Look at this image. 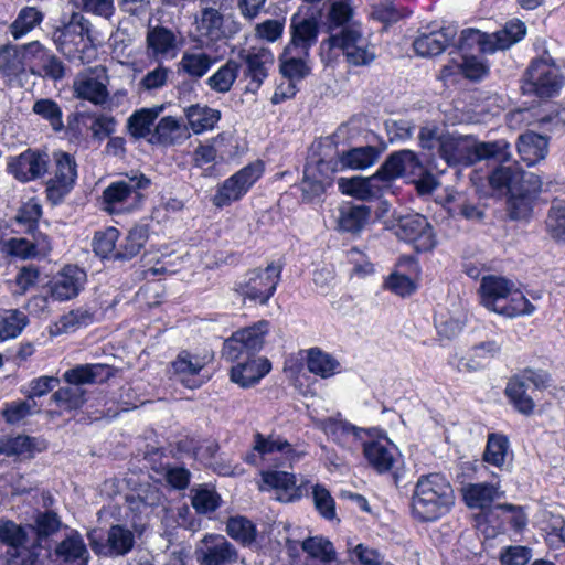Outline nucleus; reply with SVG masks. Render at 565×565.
I'll use <instances>...</instances> for the list:
<instances>
[{"label":"nucleus","mask_w":565,"mask_h":565,"mask_svg":"<svg viewBox=\"0 0 565 565\" xmlns=\"http://www.w3.org/2000/svg\"><path fill=\"white\" fill-rule=\"evenodd\" d=\"M397 179L414 184L418 195L431 194L439 185L437 177L425 166L419 154L411 149L391 152L370 177L339 178V191L360 201H371L383 195Z\"/></svg>","instance_id":"obj_1"},{"label":"nucleus","mask_w":565,"mask_h":565,"mask_svg":"<svg viewBox=\"0 0 565 565\" xmlns=\"http://www.w3.org/2000/svg\"><path fill=\"white\" fill-rule=\"evenodd\" d=\"M456 504L455 489L443 472H427L417 477L409 510L419 523H434L451 512Z\"/></svg>","instance_id":"obj_2"},{"label":"nucleus","mask_w":565,"mask_h":565,"mask_svg":"<svg viewBox=\"0 0 565 565\" xmlns=\"http://www.w3.org/2000/svg\"><path fill=\"white\" fill-rule=\"evenodd\" d=\"M57 50L71 63L89 64L97 49L90 36V23L82 14L73 13L70 22L55 33Z\"/></svg>","instance_id":"obj_3"},{"label":"nucleus","mask_w":565,"mask_h":565,"mask_svg":"<svg viewBox=\"0 0 565 565\" xmlns=\"http://www.w3.org/2000/svg\"><path fill=\"white\" fill-rule=\"evenodd\" d=\"M565 84V77L557 66L555 58L547 50L532 58L523 75L525 93L547 100L557 97Z\"/></svg>","instance_id":"obj_4"},{"label":"nucleus","mask_w":565,"mask_h":565,"mask_svg":"<svg viewBox=\"0 0 565 565\" xmlns=\"http://www.w3.org/2000/svg\"><path fill=\"white\" fill-rule=\"evenodd\" d=\"M151 186V180L138 172L127 180H117L107 185L98 199L99 209L109 215H119L140 206L146 195L143 191Z\"/></svg>","instance_id":"obj_5"},{"label":"nucleus","mask_w":565,"mask_h":565,"mask_svg":"<svg viewBox=\"0 0 565 565\" xmlns=\"http://www.w3.org/2000/svg\"><path fill=\"white\" fill-rule=\"evenodd\" d=\"M323 26L330 36L329 49L347 50L361 39V32L351 25L354 15L353 0H327Z\"/></svg>","instance_id":"obj_6"},{"label":"nucleus","mask_w":565,"mask_h":565,"mask_svg":"<svg viewBox=\"0 0 565 565\" xmlns=\"http://www.w3.org/2000/svg\"><path fill=\"white\" fill-rule=\"evenodd\" d=\"M264 173L263 160L257 159L247 163L216 185L215 193L211 198L212 204L222 210L242 201Z\"/></svg>","instance_id":"obj_7"},{"label":"nucleus","mask_w":565,"mask_h":565,"mask_svg":"<svg viewBox=\"0 0 565 565\" xmlns=\"http://www.w3.org/2000/svg\"><path fill=\"white\" fill-rule=\"evenodd\" d=\"M281 270V266L274 263L265 268L249 269L242 280L235 282L233 290L244 302L266 306L277 290Z\"/></svg>","instance_id":"obj_8"},{"label":"nucleus","mask_w":565,"mask_h":565,"mask_svg":"<svg viewBox=\"0 0 565 565\" xmlns=\"http://www.w3.org/2000/svg\"><path fill=\"white\" fill-rule=\"evenodd\" d=\"M163 494L149 482L125 494V518L138 536L148 529L154 510L161 504Z\"/></svg>","instance_id":"obj_9"},{"label":"nucleus","mask_w":565,"mask_h":565,"mask_svg":"<svg viewBox=\"0 0 565 565\" xmlns=\"http://www.w3.org/2000/svg\"><path fill=\"white\" fill-rule=\"evenodd\" d=\"M269 331L270 322L265 319L234 331L223 343V359L230 362L259 356Z\"/></svg>","instance_id":"obj_10"},{"label":"nucleus","mask_w":565,"mask_h":565,"mask_svg":"<svg viewBox=\"0 0 565 565\" xmlns=\"http://www.w3.org/2000/svg\"><path fill=\"white\" fill-rule=\"evenodd\" d=\"M395 228L396 236L411 244L417 254L433 252L437 246L434 227L422 214L401 216Z\"/></svg>","instance_id":"obj_11"},{"label":"nucleus","mask_w":565,"mask_h":565,"mask_svg":"<svg viewBox=\"0 0 565 565\" xmlns=\"http://www.w3.org/2000/svg\"><path fill=\"white\" fill-rule=\"evenodd\" d=\"M55 169L46 182L45 195L52 205H60L72 191L77 179L75 158L64 151L54 152Z\"/></svg>","instance_id":"obj_12"},{"label":"nucleus","mask_w":565,"mask_h":565,"mask_svg":"<svg viewBox=\"0 0 565 565\" xmlns=\"http://www.w3.org/2000/svg\"><path fill=\"white\" fill-rule=\"evenodd\" d=\"M542 191L540 177L530 173L518 186L507 194V210L513 221L529 220L533 214L534 204Z\"/></svg>","instance_id":"obj_13"},{"label":"nucleus","mask_w":565,"mask_h":565,"mask_svg":"<svg viewBox=\"0 0 565 565\" xmlns=\"http://www.w3.org/2000/svg\"><path fill=\"white\" fill-rule=\"evenodd\" d=\"M362 454L367 466L377 475L390 473L395 482L399 480L397 463L401 457L398 448L388 439L366 440L362 444Z\"/></svg>","instance_id":"obj_14"},{"label":"nucleus","mask_w":565,"mask_h":565,"mask_svg":"<svg viewBox=\"0 0 565 565\" xmlns=\"http://www.w3.org/2000/svg\"><path fill=\"white\" fill-rule=\"evenodd\" d=\"M238 62H243L245 65L244 78L248 81L245 93L257 94L269 76V68L275 63L274 54L266 47L252 51L243 49L238 52Z\"/></svg>","instance_id":"obj_15"},{"label":"nucleus","mask_w":565,"mask_h":565,"mask_svg":"<svg viewBox=\"0 0 565 565\" xmlns=\"http://www.w3.org/2000/svg\"><path fill=\"white\" fill-rule=\"evenodd\" d=\"M24 50L29 54V73L53 81L65 76L63 62L39 41L24 44Z\"/></svg>","instance_id":"obj_16"},{"label":"nucleus","mask_w":565,"mask_h":565,"mask_svg":"<svg viewBox=\"0 0 565 565\" xmlns=\"http://www.w3.org/2000/svg\"><path fill=\"white\" fill-rule=\"evenodd\" d=\"M195 554L200 565H233L238 559L234 545L218 534L205 535Z\"/></svg>","instance_id":"obj_17"},{"label":"nucleus","mask_w":565,"mask_h":565,"mask_svg":"<svg viewBox=\"0 0 565 565\" xmlns=\"http://www.w3.org/2000/svg\"><path fill=\"white\" fill-rule=\"evenodd\" d=\"M49 167V156L31 148L17 157H12L8 163V171L20 182H30L42 178Z\"/></svg>","instance_id":"obj_18"},{"label":"nucleus","mask_w":565,"mask_h":565,"mask_svg":"<svg viewBox=\"0 0 565 565\" xmlns=\"http://www.w3.org/2000/svg\"><path fill=\"white\" fill-rule=\"evenodd\" d=\"M230 362L233 364L228 372L230 380L241 388L254 387L273 367L269 359L260 355Z\"/></svg>","instance_id":"obj_19"},{"label":"nucleus","mask_w":565,"mask_h":565,"mask_svg":"<svg viewBox=\"0 0 565 565\" xmlns=\"http://www.w3.org/2000/svg\"><path fill=\"white\" fill-rule=\"evenodd\" d=\"M372 220V207L351 201L343 202L338 207L335 230L341 234L360 237Z\"/></svg>","instance_id":"obj_20"},{"label":"nucleus","mask_w":565,"mask_h":565,"mask_svg":"<svg viewBox=\"0 0 565 565\" xmlns=\"http://www.w3.org/2000/svg\"><path fill=\"white\" fill-rule=\"evenodd\" d=\"M290 40L285 47L310 55V50L316 45L319 36V21L315 15L302 17L294 13L289 24Z\"/></svg>","instance_id":"obj_21"},{"label":"nucleus","mask_w":565,"mask_h":565,"mask_svg":"<svg viewBox=\"0 0 565 565\" xmlns=\"http://www.w3.org/2000/svg\"><path fill=\"white\" fill-rule=\"evenodd\" d=\"M135 531L122 524H113L107 531L105 543L95 542L92 535H88L90 546L96 554L107 556H126L136 544Z\"/></svg>","instance_id":"obj_22"},{"label":"nucleus","mask_w":565,"mask_h":565,"mask_svg":"<svg viewBox=\"0 0 565 565\" xmlns=\"http://www.w3.org/2000/svg\"><path fill=\"white\" fill-rule=\"evenodd\" d=\"M488 524L491 526V536L503 534L509 530L520 533L527 525V516L521 505L500 503L495 504L494 510L488 514Z\"/></svg>","instance_id":"obj_23"},{"label":"nucleus","mask_w":565,"mask_h":565,"mask_svg":"<svg viewBox=\"0 0 565 565\" xmlns=\"http://www.w3.org/2000/svg\"><path fill=\"white\" fill-rule=\"evenodd\" d=\"M87 280L86 271L77 265H65L52 279L51 296L60 301L75 298Z\"/></svg>","instance_id":"obj_24"},{"label":"nucleus","mask_w":565,"mask_h":565,"mask_svg":"<svg viewBox=\"0 0 565 565\" xmlns=\"http://www.w3.org/2000/svg\"><path fill=\"white\" fill-rule=\"evenodd\" d=\"M29 72V54L24 45L4 44L0 46V75L10 85L21 84Z\"/></svg>","instance_id":"obj_25"},{"label":"nucleus","mask_w":565,"mask_h":565,"mask_svg":"<svg viewBox=\"0 0 565 565\" xmlns=\"http://www.w3.org/2000/svg\"><path fill=\"white\" fill-rule=\"evenodd\" d=\"M462 501L469 509L483 512L488 522V514L494 510V502L503 495L499 483L477 482L468 483L461 491Z\"/></svg>","instance_id":"obj_26"},{"label":"nucleus","mask_w":565,"mask_h":565,"mask_svg":"<svg viewBox=\"0 0 565 565\" xmlns=\"http://www.w3.org/2000/svg\"><path fill=\"white\" fill-rule=\"evenodd\" d=\"M32 241L24 237H11L3 243V252L13 258L22 260L47 256L52 250L51 239L47 234L31 236Z\"/></svg>","instance_id":"obj_27"},{"label":"nucleus","mask_w":565,"mask_h":565,"mask_svg":"<svg viewBox=\"0 0 565 565\" xmlns=\"http://www.w3.org/2000/svg\"><path fill=\"white\" fill-rule=\"evenodd\" d=\"M513 287L514 282L503 276L486 275L481 278L478 290L480 303L497 313Z\"/></svg>","instance_id":"obj_28"},{"label":"nucleus","mask_w":565,"mask_h":565,"mask_svg":"<svg viewBox=\"0 0 565 565\" xmlns=\"http://www.w3.org/2000/svg\"><path fill=\"white\" fill-rule=\"evenodd\" d=\"M204 366L205 363L188 350L180 351L171 363L173 374L184 387L190 390L199 388L205 383V380L200 376Z\"/></svg>","instance_id":"obj_29"},{"label":"nucleus","mask_w":565,"mask_h":565,"mask_svg":"<svg viewBox=\"0 0 565 565\" xmlns=\"http://www.w3.org/2000/svg\"><path fill=\"white\" fill-rule=\"evenodd\" d=\"M46 449L47 441L39 437L19 434L0 438V455L7 457H21L30 460Z\"/></svg>","instance_id":"obj_30"},{"label":"nucleus","mask_w":565,"mask_h":565,"mask_svg":"<svg viewBox=\"0 0 565 565\" xmlns=\"http://www.w3.org/2000/svg\"><path fill=\"white\" fill-rule=\"evenodd\" d=\"M115 376V369L105 363L77 364L63 374V380L71 385L103 384Z\"/></svg>","instance_id":"obj_31"},{"label":"nucleus","mask_w":565,"mask_h":565,"mask_svg":"<svg viewBox=\"0 0 565 565\" xmlns=\"http://www.w3.org/2000/svg\"><path fill=\"white\" fill-rule=\"evenodd\" d=\"M456 36L452 26H443L439 30L418 35L413 42L416 55L422 57H434L440 55L451 45Z\"/></svg>","instance_id":"obj_32"},{"label":"nucleus","mask_w":565,"mask_h":565,"mask_svg":"<svg viewBox=\"0 0 565 565\" xmlns=\"http://www.w3.org/2000/svg\"><path fill=\"white\" fill-rule=\"evenodd\" d=\"M54 554L58 565H88L89 553L77 530L56 544Z\"/></svg>","instance_id":"obj_33"},{"label":"nucleus","mask_w":565,"mask_h":565,"mask_svg":"<svg viewBox=\"0 0 565 565\" xmlns=\"http://www.w3.org/2000/svg\"><path fill=\"white\" fill-rule=\"evenodd\" d=\"M299 354H306L307 370L319 379L328 380L341 373L339 360L319 347L300 350Z\"/></svg>","instance_id":"obj_34"},{"label":"nucleus","mask_w":565,"mask_h":565,"mask_svg":"<svg viewBox=\"0 0 565 565\" xmlns=\"http://www.w3.org/2000/svg\"><path fill=\"white\" fill-rule=\"evenodd\" d=\"M516 150L521 161L527 167H533L547 156L548 138L539 132L527 130L519 136Z\"/></svg>","instance_id":"obj_35"},{"label":"nucleus","mask_w":565,"mask_h":565,"mask_svg":"<svg viewBox=\"0 0 565 565\" xmlns=\"http://www.w3.org/2000/svg\"><path fill=\"white\" fill-rule=\"evenodd\" d=\"M529 385L514 374L508 379L503 390L504 397L511 407L520 415L530 417L534 414L536 403L529 394Z\"/></svg>","instance_id":"obj_36"},{"label":"nucleus","mask_w":565,"mask_h":565,"mask_svg":"<svg viewBox=\"0 0 565 565\" xmlns=\"http://www.w3.org/2000/svg\"><path fill=\"white\" fill-rule=\"evenodd\" d=\"M437 152L448 166H471V140L467 138L445 132Z\"/></svg>","instance_id":"obj_37"},{"label":"nucleus","mask_w":565,"mask_h":565,"mask_svg":"<svg viewBox=\"0 0 565 565\" xmlns=\"http://www.w3.org/2000/svg\"><path fill=\"white\" fill-rule=\"evenodd\" d=\"M42 214V206L34 200H29L28 202L22 203L18 209L17 214L10 220L11 225L13 226L12 232L30 236L44 234L39 228Z\"/></svg>","instance_id":"obj_38"},{"label":"nucleus","mask_w":565,"mask_h":565,"mask_svg":"<svg viewBox=\"0 0 565 565\" xmlns=\"http://www.w3.org/2000/svg\"><path fill=\"white\" fill-rule=\"evenodd\" d=\"M310 55H303L302 52L285 47L279 55V72L282 77L291 82H300L310 73L311 67L308 64Z\"/></svg>","instance_id":"obj_39"},{"label":"nucleus","mask_w":565,"mask_h":565,"mask_svg":"<svg viewBox=\"0 0 565 565\" xmlns=\"http://www.w3.org/2000/svg\"><path fill=\"white\" fill-rule=\"evenodd\" d=\"M189 128L199 135L214 129L221 120V111L207 105L193 104L184 109Z\"/></svg>","instance_id":"obj_40"},{"label":"nucleus","mask_w":565,"mask_h":565,"mask_svg":"<svg viewBox=\"0 0 565 565\" xmlns=\"http://www.w3.org/2000/svg\"><path fill=\"white\" fill-rule=\"evenodd\" d=\"M526 25L520 19L508 21L502 29L490 34L491 52L504 51L522 41L526 35Z\"/></svg>","instance_id":"obj_41"},{"label":"nucleus","mask_w":565,"mask_h":565,"mask_svg":"<svg viewBox=\"0 0 565 565\" xmlns=\"http://www.w3.org/2000/svg\"><path fill=\"white\" fill-rule=\"evenodd\" d=\"M455 46L462 56L473 55L476 51L481 54H492L490 34L476 28L463 29Z\"/></svg>","instance_id":"obj_42"},{"label":"nucleus","mask_w":565,"mask_h":565,"mask_svg":"<svg viewBox=\"0 0 565 565\" xmlns=\"http://www.w3.org/2000/svg\"><path fill=\"white\" fill-rule=\"evenodd\" d=\"M149 238V230L146 225H136L128 231L118 243V252L115 260H129L137 256L145 247Z\"/></svg>","instance_id":"obj_43"},{"label":"nucleus","mask_w":565,"mask_h":565,"mask_svg":"<svg viewBox=\"0 0 565 565\" xmlns=\"http://www.w3.org/2000/svg\"><path fill=\"white\" fill-rule=\"evenodd\" d=\"M75 96L94 105H104L109 100L107 86L96 77H84L74 83Z\"/></svg>","instance_id":"obj_44"},{"label":"nucleus","mask_w":565,"mask_h":565,"mask_svg":"<svg viewBox=\"0 0 565 565\" xmlns=\"http://www.w3.org/2000/svg\"><path fill=\"white\" fill-rule=\"evenodd\" d=\"M379 156L380 151L374 146L355 147L339 154L343 170H364L373 166Z\"/></svg>","instance_id":"obj_45"},{"label":"nucleus","mask_w":565,"mask_h":565,"mask_svg":"<svg viewBox=\"0 0 565 565\" xmlns=\"http://www.w3.org/2000/svg\"><path fill=\"white\" fill-rule=\"evenodd\" d=\"M161 111V107L141 108L134 111L127 120V130L134 139H143L151 135V128Z\"/></svg>","instance_id":"obj_46"},{"label":"nucleus","mask_w":565,"mask_h":565,"mask_svg":"<svg viewBox=\"0 0 565 565\" xmlns=\"http://www.w3.org/2000/svg\"><path fill=\"white\" fill-rule=\"evenodd\" d=\"M545 232L554 243L565 245V200L552 201L545 218Z\"/></svg>","instance_id":"obj_47"},{"label":"nucleus","mask_w":565,"mask_h":565,"mask_svg":"<svg viewBox=\"0 0 565 565\" xmlns=\"http://www.w3.org/2000/svg\"><path fill=\"white\" fill-rule=\"evenodd\" d=\"M241 68V62L228 58L225 64L207 78L206 84L212 90L226 94L232 89Z\"/></svg>","instance_id":"obj_48"},{"label":"nucleus","mask_w":565,"mask_h":565,"mask_svg":"<svg viewBox=\"0 0 565 565\" xmlns=\"http://www.w3.org/2000/svg\"><path fill=\"white\" fill-rule=\"evenodd\" d=\"M226 533L235 542L248 546L257 539L256 524L244 515L230 516L226 521Z\"/></svg>","instance_id":"obj_49"},{"label":"nucleus","mask_w":565,"mask_h":565,"mask_svg":"<svg viewBox=\"0 0 565 565\" xmlns=\"http://www.w3.org/2000/svg\"><path fill=\"white\" fill-rule=\"evenodd\" d=\"M510 449V440L502 433H489L482 454V460L497 468H502Z\"/></svg>","instance_id":"obj_50"},{"label":"nucleus","mask_w":565,"mask_h":565,"mask_svg":"<svg viewBox=\"0 0 565 565\" xmlns=\"http://www.w3.org/2000/svg\"><path fill=\"white\" fill-rule=\"evenodd\" d=\"M526 178L527 175L522 171L514 170L511 167L499 166L490 172L488 182L493 191L509 194L512 188L518 186L519 182Z\"/></svg>","instance_id":"obj_51"},{"label":"nucleus","mask_w":565,"mask_h":565,"mask_svg":"<svg viewBox=\"0 0 565 565\" xmlns=\"http://www.w3.org/2000/svg\"><path fill=\"white\" fill-rule=\"evenodd\" d=\"M320 428L329 438L339 445L344 444L349 436L360 439L364 431L362 428H359L347 420L337 419L334 417H327L322 419Z\"/></svg>","instance_id":"obj_52"},{"label":"nucleus","mask_w":565,"mask_h":565,"mask_svg":"<svg viewBox=\"0 0 565 565\" xmlns=\"http://www.w3.org/2000/svg\"><path fill=\"white\" fill-rule=\"evenodd\" d=\"M509 145L504 140H495L492 142H473L471 141V166L487 159L498 161H507L509 159Z\"/></svg>","instance_id":"obj_53"},{"label":"nucleus","mask_w":565,"mask_h":565,"mask_svg":"<svg viewBox=\"0 0 565 565\" xmlns=\"http://www.w3.org/2000/svg\"><path fill=\"white\" fill-rule=\"evenodd\" d=\"M535 309V306L514 286L511 288V294H509V297H507L502 307L497 310V313L512 319L516 317L531 316Z\"/></svg>","instance_id":"obj_54"},{"label":"nucleus","mask_w":565,"mask_h":565,"mask_svg":"<svg viewBox=\"0 0 565 565\" xmlns=\"http://www.w3.org/2000/svg\"><path fill=\"white\" fill-rule=\"evenodd\" d=\"M147 45L153 55L166 56L177 49L174 33L166 26H156L148 31Z\"/></svg>","instance_id":"obj_55"},{"label":"nucleus","mask_w":565,"mask_h":565,"mask_svg":"<svg viewBox=\"0 0 565 565\" xmlns=\"http://www.w3.org/2000/svg\"><path fill=\"white\" fill-rule=\"evenodd\" d=\"M28 541L26 531L12 520H2L0 522V543L8 546L9 553H20L26 548L24 546Z\"/></svg>","instance_id":"obj_56"},{"label":"nucleus","mask_w":565,"mask_h":565,"mask_svg":"<svg viewBox=\"0 0 565 565\" xmlns=\"http://www.w3.org/2000/svg\"><path fill=\"white\" fill-rule=\"evenodd\" d=\"M120 232L114 226L98 231L94 235L93 249L97 256L104 259H114L118 252Z\"/></svg>","instance_id":"obj_57"},{"label":"nucleus","mask_w":565,"mask_h":565,"mask_svg":"<svg viewBox=\"0 0 565 565\" xmlns=\"http://www.w3.org/2000/svg\"><path fill=\"white\" fill-rule=\"evenodd\" d=\"M44 19V14L35 7L22 8L15 20L10 25V33L14 40H19L35 26L40 25Z\"/></svg>","instance_id":"obj_58"},{"label":"nucleus","mask_w":565,"mask_h":565,"mask_svg":"<svg viewBox=\"0 0 565 565\" xmlns=\"http://www.w3.org/2000/svg\"><path fill=\"white\" fill-rule=\"evenodd\" d=\"M301 548L312 559L331 563L337 557V552L331 541L323 536H309L301 542Z\"/></svg>","instance_id":"obj_59"},{"label":"nucleus","mask_w":565,"mask_h":565,"mask_svg":"<svg viewBox=\"0 0 565 565\" xmlns=\"http://www.w3.org/2000/svg\"><path fill=\"white\" fill-rule=\"evenodd\" d=\"M412 14L405 6H397L393 0H384L375 4L372 10V18L384 25H392L408 18Z\"/></svg>","instance_id":"obj_60"},{"label":"nucleus","mask_w":565,"mask_h":565,"mask_svg":"<svg viewBox=\"0 0 565 565\" xmlns=\"http://www.w3.org/2000/svg\"><path fill=\"white\" fill-rule=\"evenodd\" d=\"M28 324V317L14 309L0 311V341L14 339Z\"/></svg>","instance_id":"obj_61"},{"label":"nucleus","mask_w":565,"mask_h":565,"mask_svg":"<svg viewBox=\"0 0 565 565\" xmlns=\"http://www.w3.org/2000/svg\"><path fill=\"white\" fill-rule=\"evenodd\" d=\"M191 504L198 514L205 515L215 512L221 507L222 498L215 489L200 486L193 490Z\"/></svg>","instance_id":"obj_62"},{"label":"nucleus","mask_w":565,"mask_h":565,"mask_svg":"<svg viewBox=\"0 0 565 565\" xmlns=\"http://www.w3.org/2000/svg\"><path fill=\"white\" fill-rule=\"evenodd\" d=\"M32 111L46 120L54 131L60 132L64 129L63 111L55 100L51 98H40L34 102Z\"/></svg>","instance_id":"obj_63"},{"label":"nucleus","mask_w":565,"mask_h":565,"mask_svg":"<svg viewBox=\"0 0 565 565\" xmlns=\"http://www.w3.org/2000/svg\"><path fill=\"white\" fill-rule=\"evenodd\" d=\"M330 188V179L322 181L317 173L310 172L309 168L305 169L303 178L300 183L301 201L303 203H313Z\"/></svg>","instance_id":"obj_64"}]
</instances>
